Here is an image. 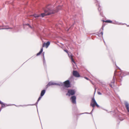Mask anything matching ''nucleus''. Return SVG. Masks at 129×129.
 Instances as JSON below:
<instances>
[{"label":"nucleus","mask_w":129,"mask_h":129,"mask_svg":"<svg viewBox=\"0 0 129 129\" xmlns=\"http://www.w3.org/2000/svg\"><path fill=\"white\" fill-rule=\"evenodd\" d=\"M61 7L60 6H59L57 8V10L61 9ZM58 11V10L52 11V10L49 9L48 8H46V10L44 11V13H42L41 15H41L40 17H43L47 15H49L51 14H52L55 13V12H57Z\"/></svg>","instance_id":"1"},{"label":"nucleus","mask_w":129,"mask_h":129,"mask_svg":"<svg viewBox=\"0 0 129 129\" xmlns=\"http://www.w3.org/2000/svg\"><path fill=\"white\" fill-rule=\"evenodd\" d=\"M90 105L93 108H94L95 106L98 108L99 107V106L97 104L94 98H92Z\"/></svg>","instance_id":"2"},{"label":"nucleus","mask_w":129,"mask_h":129,"mask_svg":"<svg viewBox=\"0 0 129 129\" xmlns=\"http://www.w3.org/2000/svg\"><path fill=\"white\" fill-rule=\"evenodd\" d=\"M64 86L67 88H69L71 87V84L70 81L67 80L63 82Z\"/></svg>","instance_id":"3"},{"label":"nucleus","mask_w":129,"mask_h":129,"mask_svg":"<svg viewBox=\"0 0 129 129\" xmlns=\"http://www.w3.org/2000/svg\"><path fill=\"white\" fill-rule=\"evenodd\" d=\"M75 93V91L74 90L70 89L68 91V93L66 94L67 95L70 96L71 95H73Z\"/></svg>","instance_id":"4"},{"label":"nucleus","mask_w":129,"mask_h":129,"mask_svg":"<svg viewBox=\"0 0 129 129\" xmlns=\"http://www.w3.org/2000/svg\"><path fill=\"white\" fill-rule=\"evenodd\" d=\"M76 97L75 96H72L71 98V100L72 103L73 104L76 103Z\"/></svg>","instance_id":"5"},{"label":"nucleus","mask_w":129,"mask_h":129,"mask_svg":"<svg viewBox=\"0 0 129 129\" xmlns=\"http://www.w3.org/2000/svg\"><path fill=\"white\" fill-rule=\"evenodd\" d=\"M50 43L49 41L47 42L46 43H43L42 47H45L46 48L48 47L50 45Z\"/></svg>","instance_id":"6"},{"label":"nucleus","mask_w":129,"mask_h":129,"mask_svg":"<svg viewBox=\"0 0 129 129\" xmlns=\"http://www.w3.org/2000/svg\"><path fill=\"white\" fill-rule=\"evenodd\" d=\"M73 75L76 77H78L80 76V75L76 71H73Z\"/></svg>","instance_id":"7"},{"label":"nucleus","mask_w":129,"mask_h":129,"mask_svg":"<svg viewBox=\"0 0 129 129\" xmlns=\"http://www.w3.org/2000/svg\"><path fill=\"white\" fill-rule=\"evenodd\" d=\"M125 104L126 108L128 112H129V104L127 102H126L125 103Z\"/></svg>","instance_id":"8"},{"label":"nucleus","mask_w":129,"mask_h":129,"mask_svg":"<svg viewBox=\"0 0 129 129\" xmlns=\"http://www.w3.org/2000/svg\"><path fill=\"white\" fill-rule=\"evenodd\" d=\"M54 84H55L51 82H49L47 85V87H48L51 85H54Z\"/></svg>","instance_id":"9"},{"label":"nucleus","mask_w":129,"mask_h":129,"mask_svg":"<svg viewBox=\"0 0 129 129\" xmlns=\"http://www.w3.org/2000/svg\"><path fill=\"white\" fill-rule=\"evenodd\" d=\"M45 90H43L41 92V96H43L44 94L45 93Z\"/></svg>","instance_id":"10"},{"label":"nucleus","mask_w":129,"mask_h":129,"mask_svg":"<svg viewBox=\"0 0 129 129\" xmlns=\"http://www.w3.org/2000/svg\"><path fill=\"white\" fill-rule=\"evenodd\" d=\"M43 51V48H42L41 49L40 51L37 54V56H38L40 55L41 53Z\"/></svg>","instance_id":"11"},{"label":"nucleus","mask_w":129,"mask_h":129,"mask_svg":"<svg viewBox=\"0 0 129 129\" xmlns=\"http://www.w3.org/2000/svg\"><path fill=\"white\" fill-rule=\"evenodd\" d=\"M73 55L72 54H71L70 55V57L71 58V60L72 62H74V63H75V61L73 59Z\"/></svg>","instance_id":"12"},{"label":"nucleus","mask_w":129,"mask_h":129,"mask_svg":"<svg viewBox=\"0 0 129 129\" xmlns=\"http://www.w3.org/2000/svg\"><path fill=\"white\" fill-rule=\"evenodd\" d=\"M33 16L35 18H37L41 16V15H40L37 14H34L33 15Z\"/></svg>","instance_id":"13"},{"label":"nucleus","mask_w":129,"mask_h":129,"mask_svg":"<svg viewBox=\"0 0 129 129\" xmlns=\"http://www.w3.org/2000/svg\"><path fill=\"white\" fill-rule=\"evenodd\" d=\"M0 104L2 105V107H4L6 106L1 101H0Z\"/></svg>","instance_id":"14"},{"label":"nucleus","mask_w":129,"mask_h":129,"mask_svg":"<svg viewBox=\"0 0 129 129\" xmlns=\"http://www.w3.org/2000/svg\"><path fill=\"white\" fill-rule=\"evenodd\" d=\"M105 22L110 23H112V21L110 20H106L105 21Z\"/></svg>","instance_id":"15"},{"label":"nucleus","mask_w":129,"mask_h":129,"mask_svg":"<svg viewBox=\"0 0 129 129\" xmlns=\"http://www.w3.org/2000/svg\"><path fill=\"white\" fill-rule=\"evenodd\" d=\"M42 96H41L39 97V98L37 102H38L41 99V98H42Z\"/></svg>","instance_id":"16"},{"label":"nucleus","mask_w":129,"mask_h":129,"mask_svg":"<svg viewBox=\"0 0 129 129\" xmlns=\"http://www.w3.org/2000/svg\"><path fill=\"white\" fill-rule=\"evenodd\" d=\"M97 93H98V94L99 95H101L102 94L100 92L98 91V92H97Z\"/></svg>","instance_id":"17"},{"label":"nucleus","mask_w":129,"mask_h":129,"mask_svg":"<svg viewBox=\"0 0 129 129\" xmlns=\"http://www.w3.org/2000/svg\"><path fill=\"white\" fill-rule=\"evenodd\" d=\"M12 29V28H2V29Z\"/></svg>","instance_id":"18"},{"label":"nucleus","mask_w":129,"mask_h":129,"mask_svg":"<svg viewBox=\"0 0 129 129\" xmlns=\"http://www.w3.org/2000/svg\"><path fill=\"white\" fill-rule=\"evenodd\" d=\"M102 36H103V32H101L100 33Z\"/></svg>","instance_id":"19"},{"label":"nucleus","mask_w":129,"mask_h":129,"mask_svg":"<svg viewBox=\"0 0 129 129\" xmlns=\"http://www.w3.org/2000/svg\"><path fill=\"white\" fill-rule=\"evenodd\" d=\"M27 25L28 26H29V27L31 28V27L29 25V24H27Z\"/></svg>","instance_id":"20"},{"label":"nucleus","mask_w":129,"mask_h":129,"mask_svg":"<svg viewBox=\"0 0 129 129\" xmlns=\"http://www.w3.org/2000/svg\"><path fill=\"white\" fill-rule=\"evenodd\" d=\"M85 79H86V80H88V78H87V77H85Z\"/></svg>","instance_id":"21"},{"label":"nucleus","mask_w":129,"mask_h":129,"mask_svg":"<svg viewBox=\"0 0 129 129\" xmlns=\"http://www.w3.org/2000/svg\"><path fill=\"white\" fill-rule=\"evenodd\" d=\"M64 51H65L67 53H68V51H67V50H64Z\"/></svg>","instance_id":"22"},{"label":"nucleus","mask_w":129,"mask_h":129,"mask_svg":"<svg viewBox=\"0 0 129 129\" xmlns=\"http://www.w3.org/2000/svg\"><path fill=\"white\" fill-rule=\"evenodd\" d=\"M116 72H117V71H116H116H115L114 73H116Z\"/></svg>","instance_id":"23"},{"label":"nucleus","mask_w":129,"mask_h":129,"mask_svg":"<svg viewBox=\"0 0 129 129\" xmlns=\"http://www.w3.org/2000/svg\"><path fill=\"white\" fill-rule=\"evenodd\" d=\"M70 28L69 29H68V31L70 29Z\"/></svg>","instance_id":"24"}]
</instances>
